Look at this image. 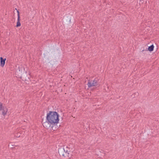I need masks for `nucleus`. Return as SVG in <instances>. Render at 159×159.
<instances>
[{
    "label": "nucleus",
    "instance_id": "nucleus-1",
    "mask_svg": "<svg viewBox=\"0 0 159 159\" xmlns=\"http://www.w3.org/2000/svg\"><path fill=\"white\" fill-rule=\"evenodd\" d=\"M46 119L50 125L57 124L59 120L58 115L55 111H50L47 115Z\"/></svg>",
    "mask_w": 159,
    "mask_h": 159
},
{
    "label": "nucleus",
    "instance_id": "nucleus-2",
    "mask_svg": "<svg viewBox=\"0 0 159 159\" xmlns=\"http://www.w3.org/2000/svg\"><path fill=\"white\" fill-rule=\"evenodd\" d=\"M58 151L60 156L66 157L68 156L69 154L68 151L66 150V151H65V149L62 147L59 148Z\"/></svg>",
    "mask_w": 159,
    "mask_h": 159
},
{
    "label": "nucleus",
    "instance_id": "nucleus-3",
    "mask_svg": "<svg viewBox=\"0 0 159 159\" xmlns=\"http://www.w3.org/2000/svg\"><path fill=\"white\" fill-rule=\"evenodd\" d=\"M99 80L98 78H96L93 81H90L89 80L87 84L88 87H91L97 85L98 84Z\"/></svg>",
    "mask_w": 159,
    "mask_h": 159
},
{
    "label": "nucleus",
    "instance_id": "nucleus-4",
    "mask_svg": "<svg viewBox=\"0 0 159 159\" xmlns=\"http://www.w3.org/2000/svg\"><path fill=\"white\" fill-rule=\"evenodd\" d=\"M0 111L2 113V114L4 116H5L7 114L8 109L6 107L3 106H2V104L1 102L0 103Z\"/></svg>",
    "mask_w": 159,
    "mask_h": 159
},
{
    "label": "nucleus",
    "instance_id": "nucleus-5",
    "mask_svg": "<svg viewBox=\"0 0 159 159\" xmlns=\"http://www.w3.org/2000/svg\"><path fill=\"white\" fill-rule=\"evenodd\" d=\"M0 66L3 67L5 65V62L6 60V58L4 59H3L2 57H1L0 58Z\"/></svg>",
    "mask_w": 159,
    "mask_h": 159
},
{
    "label": "nucleus",
    "instance_id": "nucleus-6",
    "mask_svg": "<svg viewBox=\"0 0 159 159\" xmlns=\"http://www.w3.org/2000/svg\"><path fill=\"white\" fill-rule=\"evenodd\" d=\"M50 123L48 121L44 122L43 124V125L44 127L47 129L50 126Z\"/></svg>",
    "mask_w": 159,
    "mask_h": 159
},
{
    "label": "nucleus",
    "instance_id": "nucleus-7",
    "mask_svg": "<svg viewBox=\"0 0 159 159\" xmlns=\"http://www.w3.org/2000/svg\"><path fill=\"white\" fill-rule=\"evenodd\" d=\"M154 46L153 45H151L150 46H149L148 48V50L150 51L151 52L153 51L154 49Z\"/></svg>",
    "mask_w": 159,
    "mask_h": 159
},
{
    "label": "nucleus",
    "instance_id": "nucleus-8",
    "mask_svg": "<svg viewBox=\"0 0 159 159\" xmlns=\"http://www.w3.org/2000/svg\"><path fill=\"white\" fill-rule=\"evenodd\" d=\"M20 16H18V18L17 22L16 27H18L20 25Z\"/></svg>",
    "mask_w": 159,
    "mask_h": 159
},
{
    "label": "nucleus",
    "instance_id": "nucleus-9",
    "mask_svg": "<svg viewBox=\"0 0 159 159\" xmlns=\"http://www.w3.org/2000/svg\"><path fill=\"white\" fill-rule=\"evenodd\" d=\"M22 77L23 78L25 79V80H26L27 79V78L25 77V75H22Z\"/></svg>",
    "mask_w": 159,
    "mask_h": 159
},
{
    "label": "nucleus",
    "instance_id": "nucleus-10",
    "mask_svg": "<svg viewBox=\"0 0 159 159\" xmlns=\"http://www.w3.org/2000/svg\"><path fill=\"white\" fill-rule=\"evenodd\" d=\"M17 11V12L18 13V16H20V14H19V11Z\"/></svg>",
    "mask_w": 159,
    "mask_h": 159
},
{
    "label": "nucleus",
    "instance_id": "nucleus-11",
    "mask_svg": "<svg viewBox=\"0 0 159 159\" xmlns=\"http://www.w3.org/2000/svg\"><path fill=\"white\" fill-rule=\"evenodd\" d=\"M16 137H19L20 136V135H19V136L16 135Z\"/></svg>",
    "mask_w": 159,
    "mask_h": 159
}]
</instances>
